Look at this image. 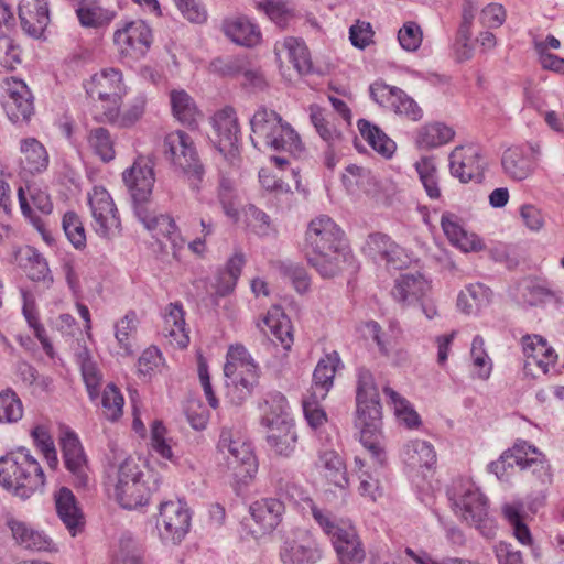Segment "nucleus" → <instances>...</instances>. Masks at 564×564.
I'll return each instance as SVG.
<instances>
[{
	"label": "nucleus",
	"instance_id": "f257e3e1",
	"mask_svg": "<svg viewBox=\"0 0 564 564\" xmlns=\"http://www.w3.org/2000/svg\"><path fill=\"white\" fill-rule=\"evenodd\" d=\"M343 236V230L327 215H319L310 221L304 252L310 265L322 278H333L341 271L347 258L341 247Z\"/></svg>",
	"mask_w": 564,
	"mask_h": 564
},
{
	"label": "nucleus",
	"instance_id": "f03ea898",
	"mask_svg": "<svg viewBox=\"0 0 564 564\" xmlns=\"http://www.w3.org/2000/svg\"><path fill=\"white\" fill-rule=\"evenodd\" d=\"M154 166L152 156H139L132 166L123 172V182L132 197L138 219L149 231L166 236L175 246L173 236L176 234L177 226L174 219L167 215H154L147 206L155 183Z\"/></svg>",
	"mask_w": 564,
	"mask_h": 564
},
{
	"label": "nucleus",
	"instance_id": "7ed1b4c3",
	"mask_svg": "<svg viewBox=\"0 0 564 564\" xmlns=\"http://www.w3.org/2000/svg\"><path fill=\"white\" fill-rule=\"evenodd\" d=\"M269 448L278 456L291 457L295 452L299 435L286 398L281 392L267 395L261 415Z\"/></svg>",
	"mask_w": 564,
	"mask_h": 564
},
{
	"label": "nucleus",
	"instance_id": "20e7f679",
	"mask_svg": "<svg viewBox=\"0 0 564 564\" xmlns=\"http://www.w3.org/2000/svg\"><path fill=\"white\" fill-rule=\"evenodd\" d=\"M252 145L299 155L304 145L297 132L274 110L260 107L250 119Z\"/></svg>",
	"mask_w": 564,
	"mask_h": 564
},
{
	"label": "nucleus",
	"instance_id": "39448f33",
	"mask_svg": "<svg viewBox=\"0 0 564 564\" xmlns=\"http://www.w3.org/2000/svg\"><path fill=\"white\" fill-rule=\"evenodd\" d=\"M0 485L15 496L28 499L45 485V477L37 460L25 449L17 455L0 458Z\"/></svg>",
	"mask_w": 564,
	"mask_h": 564
},
{
	"label": "nucleus",
	"instance_id": "423d86ee",
	"mask_svg": "<svg viewBox=\"0 0 564 564\" xmlns=\"http://www.w3.org/2000/svg\"><path fill=\"white\" fill-rule=\"evenodd\" d=\"M113 495L118 503L124 509H134L149 501L151 491L159 488V479L154 475L144 479V474L135 459L124 458L110 476Z\"/></svg>",
	"mask_w": 564,
	"mask_h": 564
},
{
	"label": "nucleus",
	"instance_id": "0eeeda50",
	"mask_svg": "<svg viewBox=\"0 0 564 564\" xmlns=\"http://www.w3.org/2000/svg\"><path fill=\"white\" fill-rule=\"evenodd\" d=\"M227 397L234 404L243 403L259 382V368L242 345H231L224 366Z\"/></svg>",
	"mask_w": 564,
	"mask_h": 564
},
{
	"label": "nucleus",
	"instance_id": "6e6552de",
	"mask_svg": "<svg viewBox=\"0 0 564 564\" xmlns=\"http://www.w3.org/2000/svg\"><path fill=\"white\" fill-rule=\"evenodd\" d=\"M454 512L463 521L478 529L487 538L494 534L492 521L488 517L486 497L470 481L456 480L448 490Z\"/></svg>",
	"mask_w": 564,
	"mask_h": 564
},
{
	"label": "nucleus",
	"instance_id": "1a4fd4ad",
	"mask_svg": "<svg viewBox=\"0 0 564 564\" xmlns=\"http://www.w3.org/2000/svg\"><path fill=\"white\" fill-rule=\"evenodd\" d=\"M87 96L101 102L105 120L113 122L118 119L119 108L127 89L122 73L116 68H105L94 74L84 83Z\"/></svg>",
	"mask_w": 564,
	"mask_h": 564
},
{
	"label": "nucleus",
	"instance_id": "9d476101",
	"mask_svg": "<svg viewBox=\"0 0 564 564\" xmlns=\"http://www.w3.org/2000/svg\"><path fill=\"white\" fill-rule=\"evenodd\" d=\"M164 155L188 178L193 189H198L204 175L192 138L182 130L169 133L164 139Z\"/></svg>",
	"mask_w": 564,
	"mask_h": 564
},
{
	"label": "nucleus",
	"instance_id": "9b49d317",
	"mask_svg": "<svg viewBox=\"0 0 564 564\" xmlns=\"http://www.w3.org/2000/svg\"><path fill=\"white\" fill-rule=\"evenodd\" d=\"M279 555L282 564H316L324 550L310 530L295 529L284 538Z\"/></svg>",
	"mask_w": 564,
	"mask_h": 564
},
{
	"label": "nucleus",
	"instance_id": "f8f14e48",
	"mask_svg": "<svg viewBox=\"0 0 564 564\" xmlns=\"http://www.w3.org/2000/svg\"><path fill=\"white\" fill-rule=\"evenodd\" d=\"M217 452L223 455L227 467L234 470L236 477L251 478L257 473L258 464L251 445L241 440H234L230 431H221Z\"/></svg>",
	"mask_w": 564,
	"mask_h": 564
},
{
	"label": "nucleus",
	"instance_id": "ddd939ff",
	"mask_svg": "<svg viewBox=\"0 0 564 564\" xmlns=\"http://www.w3.org/2000/svg\"><path fill=\"white\" fill-rule=\"evenodd\" d=\"M152 42V30L143 20L126 21L113 33L119 54L133 59L143 57Z\"/></svg>",
	"mask_w": 564,
	"mask_h": 564
},
{
	"label": "nucleus",
	"instance_id": "4468645a",
	"mask_svg": "<svg viewBox=\"0 0 564 564\" xmlns=\"http://www.w3.org/2000/svg\"><path fill=\"white\" fill-rule=\"evenodd\" d=\"M212 124L216 133L215 147L224 159L231 165L239 160L240 128L238 118L232 107H225L212 118Z\"/></svg>",
	"mask_w": 564,
	"mask_h": 564
},
{
	"label": "nucleus",
	"instance_id": "2eb2a0df",
	"mask_svg": "<svg viewBox=\"0 0 564 564\" xmlns=\"http://www.w3.org/2000/svg\"><path fill=\"white\" fill-rule=\"evenodd\" d=\"M370 96L381 107L390 108L397 115L411 121H419L423 118V110L417 102L395 86L376 82L370 86Z\"/></svg>",
	"mask_w": 564,
	"mask_h": 564
},
{
	"label": "nucleus",
	"instance_id": "dca6fc26",
	"mask_svg": "<svg viewBox=\"0 0 564 564\" xmlns=\"http://www.w3.org/2000/svg\"><path fill=\"white\" fill-rule=\"evenodd\" d=\"M486 166L481 150L475 145L456 147L449 154L451 173L462 183H481Z\"/></svg>",
	"mask_w": 564,
	"mask_h": 564
},
{
	"label": "nucleus",
	"instance_id": "f3484780",
	"mask_svg": "<svg viewBox=\"0 0 564 564\" xmlns=\"http://www.w3.org/2000/svg\"><path fill=\"white\" fill-rule=\"evenodd\" d=\"M94 229L99 237L110 238L120 228V218L112 197L104 187H94L88 196Z\"/></svg>",
	"mask_w": 564,
	"mask_h": 564
},
{
	"label": "nucleus",
	"instance_id": "a211bd4d",
	"mask_svg": "<svg viewBox=\"0 0 564 564\" xmlns=\"http://www.w3.org/2000/svg\"><path fill=\"white\" fill-rule=\"evenodd\" d=\"M59 444L65 467L74 478L75 487L87 488L90 480V470L78 436L75 432L66 429L62 432Z\"/></svg>",
	"mask_w": 564,
	"mask_h": 564
},
{
	"label": "nucleus",
	"instance_id": "6ab92c4d",
	"mask_svg": "<svg viewBox=\"0 0 564 564\" xmlns=\"http://www.w3.org/2000/svg\"><path fill=\"white\" fill-rule=\"evenodd\" d=\"M191 527L188 509L181 501H165L160 505L158 528L163 540L180 543Z\"/></svg>",
	"mask_w": 564,
	"mask_h": 564
},
{
	"label": "nucleus",
	"instance_id": "aec40b11",
	"mask_svg": "<svg viewBox=\"0 0 564 564\" xmlns=\"http://www.w3.org/2000/svg\"><path fill=\"white\" fill-rule=\"evenodd\" d=\"M364 250L375 261L383 262L389 269L400 270L410 261L405 249L382 232L370 234Z\"/></svg>",
	"mask_w": 564,
	"mask_h": 564
},
{
	"label": "nucleus",
	"instance_id": "412c9836",
	"mask_svg": "<svg viewBox=\"0 0 564 564\" xmlns=\"http://www.w3.org/2000/svg\"><path fill=\"white\" fill-rule=\"evenodd\" d=\"M2 107L12 122H28L34 113L33 96L23 80L7 82Z\"/></svg>",
	"mask_w": 564,
	"mask_h": 564
},
{
	"label": "nucleus",
	"instance_id": "4be33fe9",
	"mask_svg": "<svg viewBox=\"0 0 564 564\" xmlns=\"http://www.w3.org/2000/svg\"><path fill=\"white\" fill-rule=\"evenodd\" d=\"M357 416L362 420H381V404L378 387L372 373L365 368H359L357 372L356 386Z\"/></svg>",
	"mask_w": 564,
	"mask_h": 564
},
{
	"label": "nucleus",
	"instance_id": "5701e85b",
	"mask_svg": "<svg viewBox=\"0 0 564 564\" xmlns=\"http://www.w3.org/2000/svg\"><path fill=\"white\" fill-rule=\"evenodd\" d=\"M19 20L25 34L40 39L50 23L47 0H20Z\"/></svg>",
	"mask_w": 564,
	"mask_h": 564
},
{
	"label": "nucleus",
	"instance_id": "b1692460",
	"mask_svg": "<svg viewBox=\"0 0 564 564\" xmlns=\"http://www.w3.org/2000/svg\"><path fill=\"white\" fill-rule=\"evenodd\" d=\"M330 541L339 562L343 564H360L364 562L366 551L351 524H344Z\"/></svg>",
	"mask_w": 564,
	"mask_h": 564
},
{
	"label": "nucleus",
	"instance_id": "393cba45",
	"mask_svg": "<svg viewBox=\"0 0 564 564\" xmlns=\"http://www.w3.org/2000/svg\"><path fill=\"white\" fill-rule=\"evenodd\" d=\"M429 290L430 284L421 273H406L395 279L391 295L398 303L409 306L422 301Z\"/></svg>",
	"mask_w": 564,
	"mask_h": 564
},
{
	"label": "nucleus",
	"instance_id": "a878e982",
	"mask_svg": "<svg viewBox=\"0 0 564 564\" xmlns=\"http://www.w3.org/2000/svg\"><path fill=\"white\" fill-rule=\"evenodd\" d=\"M441 226L451 245L459 250L477 252L485 248L482 240L476 234L463 228L456 215L444 213L441 217Z\"/></svg>",
	"mask_w": 564,
	"mask_h": 564
},
{
	"label": "nucleus",
	"instance_id": "bb28decb",
	"mask_svg": "<svg viewBox=\"0 0 564 564\" xmlns=\"http://www.w3.org/2000/svg\"><path fill=\"white\" fill-rule=\"evenodd\" d=\"M441 226L451 245L459 250L477 252L485 248L482 240L476 234L463 228L456 215L444 213L441 217Z\"/></svg>",
	"mask_w": 564,
	"mask_h": 564
},
{
	"label": "nucleus",
	"instance_id": "cd10ccee",
	"mask_svg": "<svg viewBox=\"0 0 564 564\" xmlns=\"http://www.w3.org/2000/svg\"><path fill=\"white\" fill-rule=\"evenodd\" d=\"M285 511L284 503L276 498H262L252 502L249 512L260 531L271 533L281 523Z\"/></svg>",
	"mask_w": 564,
	"mask_h": 564
},
{
	"label": "nucleus",
	"instance_id": "c85d7f7f",
	"mask_svg": "<svg viewBox=\"0 0 564 564\" xmlns=\"http://www.w3.org/2000/svg\"><path fill=\"white\" fill-rule=\"evenodd\" d=\"M340 364V358L337 351L326 354L317 362L313 372V384L311 388V398L314 402L324 400L333 387L334 377L337 367Z\"/></svg>",
	"mask_w": 564,
	"mask_h": 564
},
{
	"label": "nucleus",
	"instance_id": "c756f323",
	"mask_svg": "<svg viewBox=\"0 0 564 564\" xmlns=\"http://www.w3.org/2000/svg\"><path fill=\"white\" fill-rule=\"evenodd\" d=\"M501 165L507 176L514 181L528 178L535 169L534 158L523 147L508 148L501 159Z\"/></svg>",
	"mask_w": 564,
	"mask_h": 564
},
{
	"label": "nucleus",
	"instance_id": "7c9ffc66",
	"mask_svg": "<svg viewBox=\"0 0 564 564\" xmlns=\"http://www.w3.org/2000/svg\"><path fill=\"white\" fill-rule=\"evenodd\" d=\"M55 505L59 519L69 533L75 536L84 527V516L77 506L72 490L67 487H62L55 494Z\"/></svg>",
	"mask_w": 564,
	"mask_h": 564
},
{
	"label": "nucleus",
	"instance_id": "2f4dec72",
	"mask_svg": "<svg viewBox=\"0 0 564 564\" xmlns=\"http://www.w3.org/2000/svg\"><path fill=\"white\" fill-rule=\"evenodd\" d=\"M7 525L10 529L15 542L22 547L32 551L51 550L52 540L45 533L34 530L26 522L14 518H9L7 520Z\"/></svg>",
	"mask_w": 564,
	"mask_h": 564
},
{
	"label": "nucleus",
	"instance_id": "473e14b6",
	"mask_svg": "<svg viewBox=\"0 0 564 564\" xmlns=\"http://www.w3.org/2000/svg\"><path fill=\"white\" fill-rule=\"evenodd\" d=\"M184 315L183 306L178 302L170 303L164 314L163 335L170 338L171 344H175L180 348L187 347L189 343Z\"/></svg>",
	"mask_w": 564,
	"mask_h": 564
},
{
	"label": "nucleus",
	"instance_id": "72a5a7b5",
	"mask_svg": "<svg viewBox=\"0 0 564 564\" xmlns=\"http://www.w3.org/2000/svg\"><path fill=\"white\" fill-rule=\"evenodd\" d=\"M223 31L236 44L252 47L261 40V33L256 24L243 17L226 20Z\"/></svg>",
	"mask_w": 564,
	"mask_h": 564
},
{
	"label": "nucleus",
	"instance_id": "f704fd0d",
	"mask_svg": "<svg viewBox=\"0 0 564 564\" xmlns=\"http://www.w3.org/2000/svg\"><path fill=\"white\" fill-rule=\"evenodd\" d=\"M310 118L326 147H339L344 143V135L337 129L332 113H327L318 106H311Z\"/></svg>",
	"mask_w": 564,
	"mask_h": 564
},
{
	"label": "nucleus",
	"instance_id": "c9c22d12",
	"mask_svg": "<svg viewBox=\"0 0 564 564\" xmlns=\"http://www.w3.org/2000/svg\"><path fill=\"white\" fill-rule=\"evenodd\" d=\"M380 420L356 417V426L360 430V442L369 452L375 464L381 466L384 463V452L380 445Z\"/></svg>",
	"mask_w": 564,
	"mask_h": 564
},
{
	"label": "nucleus",
	"instance_id": "e433bc0d",
	"mask_svg": "<svg viewBox=\"0 0 564 564\" xmlns=\"http://www.w3.org/2000/svg\"><path fill=\"white\" fill-rule=\"evenodd\" d=\"M402 459L411 469L431 468L436 462V453L429 442L413 440L404 445Z\"/></svg>",
	"mask_w": 564,
	"mask_h": 564
},
{
	"label": "nucleus",
	"instance_id": "4c0bfd02",
	"mask_svg": "<svg viewBox=\"0 0 564 564\" xmlns=\"http://www.w3.org/2000/svg\"><path fill=\"white\" fill-rule=\"evenodd\" d=\"M170 100L172 112L176 120L189 129H195L202 113L193 98L185 90L181 89L172 90Z\"/></svg>",
	"mask_w": 564,
	"mask_h": 564
},
{
	"label": "nucleus",
	"instance_id": "58836bf2",
	"mask_svg": "<svg viewBox=\"0 0 564 564\" xmlns=\"http://www.w3.org/2000/svg\"><path fill=\"white\" fill-rule=\"evenodd\" d=\"M454 135L452 127L443 122H430L417 130L415 144L420 149L431 150L451 142Z\"/></svg>",
	"mask_w": 564,
	"mask_h": 564
},
{
	"label": "nucleus",
	"instance_id": "ea45409f",
	"mask_svg": "<svg viewBox=\"0 0 564 564\" xmlns=\"http://www.w3.org/2000/svg\"><path fill=\"white\" fill-rule=\"evenodd\" d=\"M491 290L482 283L469 284L457 299V307L464 314L471 315L480 312L491 301Z\"/></svg>",
	"mask_w": 564,
	"mask_h": 564
},
{
	"label": "nucleus",
	"instance_id": "a19ab883",
	"mask_svg": "<svg viewBox=\"0 0 564 564\" xmlns=\"http://www.w3.org/2000/svg\"><path fill=\"white\" fill-rule=\"evenodd\" d=\"M522 350L528 359H532L545 372L547 371V366L553 365L557 358L555 350L540 335L523 336Z\"/></svg>",
	"mask_w": 564,
	"mask_h": 564
},
{
	"label": "nucleus",
	"instance_id": "79ce46f5",
	"mask_svg": "<svg viewBox=\"0 0 564 564\" xmlns=\"http://www.w3.org/2000/svg\"><path fill=\"white\" fill-rule=\"evenodd\" d=\"M76 14L83 26L95 29L109 24L115 18V12L101 7L97 0H82Z\"/></svg>",
	"mask_w": 564,
	"mask_h": 564
},
{
	"label": "nucleus",
	"instance_id": "37998d69",
	"mask_svg": "<svg viewBox=\"0 0 564 564\" xmlns=\"http://www.w3.org/2000/svg\"><path fill=\"white\" fill-rule=\"evenodd\" d=\"M358 130L367 143L384 158H391L395 151V143L379 127L366 119L357 122Z\"/></svg>",
	"mask_w": 564,
	"mask_h": 564
},
{
	"label": "nucleus",
	"instance_id": "c03bdc74",
	"mask_svg": "<svg viewBox=\"0 0 564 564\" xmlns=\"http://www.w3.org/2000/svg\"><path fill=\"white\" fill-rule=\"evenodd\" d=\"M318 460L325 469V477L340 489H346L349 480L343 458L334 449L319 451Z\"/></svg>",
	"mask_w": 564,
	"mask_h": 564
},
{
	"label": "nucleus",
	"instance_id": "a18cd8bd",
	"mask_svg": "<svg viewBox=\"0 0 564 564\" xmlns=\"http://www.w3.org/2000/svg\"><path fill=\"white\" fill-rule=\"evenodd\" d=\"M270 334L282 345L284 350H290L293 345V332L290 319L279 307H273L263 319Z\"/></svg>",
	"mask_w": 564,
	"mask_h": 564
},
{
	"label": "nucleus",
	"instance_id": "49530a36",
	"mask_svg": "<svg viewBox=\"0 0 564 564\" xmlns=\"http://www.w3.org/2000/svg\"><path fill=\"white\" fill-rule=\"evenodd\" d=\"M21 163L30 173L44 171L48 164V155L45 148L36 139H25L21 142Z\"/></svg>",
	"mask_w": 564,
	"mask_h": 564
},
{
	"label": "nucleus",
	"instance_id": "de8ad7c7",
	"mask_svg": "<svg viewBox=\"0 0 564 564\" xmlns=\"http://www.w3.org/2000/svg\"><path fill=\"white\" fill-rule=\"evenodd\" d=\"M243 265V253L236 251L234 256L227 261L225 269L218 274L217 293L219 295L225 296L234 291Z\"/></svg>",
	"mask_w": 564,
	"mask_h": 564
},
{
	"label": "nucleus",
	"instance_id": "09e8293b",
	"mask_svg": "<svg viewBox=\"0 0 564 564\" xmlns=\"http://www.w3.org/2000/svg\"><path fill=\"white\" fill-rule=\"evenodd\" d=\"M414 166L426 195L431 199H438L441 197V187L434 159L432 156H423Z\"/></svg>",
	"mask_w": 564,
	"mask_h": 564
},
{
	"label": "nucleus",
	"instance_id": "8fccbe9b",
	"mask_svg": "<svg viewBox=\"0 0 564 564\" xmlns=\"http://www.w3.org/2000/svg\"><path fill=\"white\" fill-rule=\"evenodd\" d=\"M288 52L289 61L301 75H307L312 72L313 64L310 52L302 40L296 37H286L282 43Z\"/></svg>",
	"mask_w": 564,
	"mask_h": 564
},
{
	"label": "nucleus",
	"instance_id": "3c124183",
	"mask_svg": "<svg viewBox=\"0 0 564 564\" xmlns=\"http://www.w3.org/2000/svg\"><path fill=\"white\" fill-rule=\"evenodd\" d=\"M89 147L104 162L115 159L116 152L110 132L102 127L94 128L87 137Z\"/></svg>",
	"mask_w": 564,
	"mask_h": 564
},
{
	"label": "nucleus",
	"instance_id": "603ef678",
	"mask_svg": "<svg viewBox=\"0 0 564 564\" xmlns=\"http://www.w3.org/2000/svg\"><path fill=\"white\" fill-rule=\"evenodd\" d=\"M522 456L516 452V446L512 448L505 451L499 459L490 463L489 470L494 473L498 479L508 480L512 474L514 466H518L521 470H524L525 460L521 458Z\"/></svg>",
	"mask_w": 564,
	"mask_h": 564
},
{
	"label": "nucleus",
	"instance_id": "864d4df0",
	"mask_svg": "<svg viewBox=\"0 0 564 564\" xmlns=\"http://www.w3.org/2000/svg\"><path fill=\"white\" fill-rule=\"evenodd\" d=\"M23 416V404L18 394L10 388L0 392V422L14 423Z\"/></svg>",
	"mask_w": 564,
	"mask_h": 564
},
{
	"label": "nucleus",
	"instance_id": "5fc2aeb1",
	"mask_svg": "<svg viewBox=\"0 0 564 564\" xmlns=\"http://www.w3.org/2000/svg\"><path fill=\"white\" fill-rule=\"evenodd\" d=\"M80 370L90 400H96L99 395L101 384V375L96 364L91 360L87 351L79 355Z\"/></svg>",
	"mask_w": 564,
	"mask_h": 564
},
{
	"label": "nucleus",
	"instance_id": "6e6d98bb",
	"mask_svg": "<svg viewBox=\"0 0 564 564\" xmlns=\"http://www.w3.org/2000/svg\"><path fill=\"white\" fill-rule=\"evenodd\" d=\"M62 227L69 242L78 250L86 247V234L79 216L75 212H66Z\"/></svg>",
	"mask_w": 564,
	"mask_h": 564
},
{
	"label": "nucleus",
	"instance_id": "4d7b16f0",
	"mask_svg": "<svg viewBox=\"0 0 564 564\" xmlns=\"http://www.w3.org/2000/svg\"><path fill=\"white\" fill-rule=\"evenodd\" d=\"M31 436L36 447L43 453L48 466L53 469L56 468L58 465V458L48 430L43 425H36L32 429Z\"/></svg>",
	"mask_w": 564,
	"mask_h": 564
},
{
	"label": "nucleus",
	"instance_id": "13d9d810",
	"mask_svg": "<svg viewBox=\"0 0 564 564\" xmlns=\"http://www.w3.org/2000/svg\"><path fill=\"white\" fill-rule=\"evenodd\" d=\"M269 19L279 28L284 29L294 18V10L286 2L281 0H268L260 3Z\"/></svg>",
	"mask_w": 564,
	"mask_h": 564
},
{
	"label": "nucleus",
	"instance_id": "bf43d9fd",
	"mask_svg": "<svg viewBox=\"0 0 564 564\" xmlns=\"http://www.w3.org/2000/svg\"><path fill=\"white\" fill-rule=\"evenodd\" d=\"M123 403V397L118 388L112 383L108 384L101 398L105 416L110 421L118 420L122 415Z\"/></svg>",
	"mask_w": 564,
	"mask_h": 564
},
{
	"label": "nucleus",
	"instance_id": "052dcab7",
	"mask_svg": "<svg viewBox=\"0 0 564 564\" xmlns=\"http://www.w3.org/2000/svg\"><path fill=\"white\" fill-rule=\"evenodd\" d=\"M280 272L293 284L299 293L308 291L311 278L304 267L293 262H283L280 265Z\"/></svg>",
	"mask_w": 564,
	"mask_h": 564
},
{
	"label": "nucleus",
	"instance_id": "680f3d73",
	"mask_svg": "<svg viewBox=\"0 0 564 564\" xmlns=\"http://www.w3.org/2000/svg\"><path fill=\"white\" fill-rule=\"evenodd\" d=\"M308 505L313 519L330 539L346 524L344 521L337 522L328 510L318 507L314 501L310 500Z\"/></svg>",
	"mask_w": 564,
	"mask_h": 564
},
{
	"label": "nucleus",
	"instance_id": "e2e57ef3",
	"mask_svg": "<svg viewBox=\"0 0 564 564\" xmlns=\"http://www.w3.org/2000/svg\"><path fill=\"white\" fill-rule=\"evenodd\" d=\"M21 64V48L14 44L10 34H0V66L13 70Z\"/></svg>",
	"mask_w": 564,
	"mask_h": 564
},
{
	"label": "nucleus",
	"instance_id": "0e129e2a",
	"mask_svg": "<svg viewBox=\"0 0 564 564\" xmlns=\"http://www.w3.org/2000/svg\"><path fill=\"white\" fill-rule=\"evenodd\" d=\"M166 429L161 421H154L151 426V446L162 458L174 460L171 445L165 438Z\"/></svg>",
	"mask_w": 564,
	"mask_h": 564
},
{
	"label": "nucleus",
	"instance_id": "69168bd1",
	"mask_svg": "<svg viewBox=\"0 0 564 564\" xmlns=\"http://www.w3.org/2000/svg\"><path fill=\"white\" fill-rule=\"evenodd\" d=\"M476 10H477V6L474 0H464L462 23L459 26V34L465 41V43L463 45L464 46L463 55L466 59L471 57V50L467 45V41L470 39V29L473 25Z\"/></svg>",
	"mask_w": 564,
	"mask_h": 564
},
{
	"label": "nucleus",
	"instance_id": "338daca9",
	"mask_svg": "<svg viewBox=\"0 0 564 564\" xmlns=\"http://www.w3.org/2000/svg\"><path fill=\"white\" fill-rule=\"evenodd\" d=\"M527 469L531 470L540 485L547 486L553 480L552 467L545 455L525 460L524 470Z\"/></svg>",
	"mask_w": 564,
	"mask_h": 564
},
{
	"label": "nucleus",
	"instance_id": "774afa93",
	"mask_svg": "<svg viewBox=\"0 0 564 564\" xmlns=\"http://www.w3.org/2000/svg\"><path fill=\"white\" fill-rule=\"evenodd\" d=\"M398 40L402 48L409 52L416 51L422 43V31L415 22H406L399 30Z\"/></svg>",
	"mask_w": 564,
	"mask_h": 564
}]
</instances>
